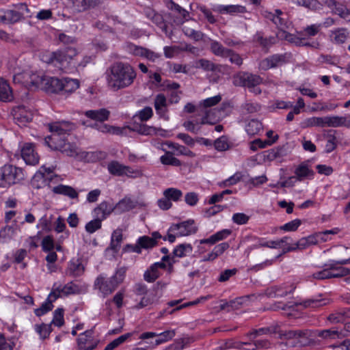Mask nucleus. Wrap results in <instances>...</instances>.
<instances>
[{"mask_svg": "<svg viewBox=\"0 0 350 350\" xmlns=\"http://www.w3.org/2000/svg\"><path fill=\"white\" fill-rule=\"evenodd\" d=\"M12 114L16 123L21 127L26 126L33 119V113L23 105L13 107Z\"/></svg>", "mask_w": 350, "mask_h": 350, "instance_id": "423d86ee", "label": "nucleus"}, {"mask_svg": "<svg viewBox=\"0 0 350 350\" xmlns=\"http://www.w3.org/2000/svg\"><path fill=\"white\" fill-rule=\"evenodd\" d=\"M211 52L217 56H220L222 57H227V55H228V53H229V49L225 48L219 42L213 40L211 42Z\"/></svg>", "mask_w": 350, "mask_h": 350, "instance_id": "c756f323", "label": "nucleus"}, {"mask_svg": "<svg viewBox=\"0 0 350 350\" xmlns=\"http://www.w3.org/2000/svg\"><path fill=\"white\" fill-rule=\"evenodd\" d=\"M174 336V330H167L160 334L155 332H144L140 335L139 338L144 340L157 336L158 338L155 340L154 345H159L172 339Z\"/></svg>", "mask_w": 350, "mask_h": 350, "instance_id": "9b49d317", "label": "nucleus"}, {"mask_svg": "<svg viewBox=\"0 0 350 350\" xmlns=\"http://www.w3.org/2000/svg\"><path fill=\"white\" fill-rule=\"evenodd\" d=\"M183 30L186 36L194 39L196 41L201 40L203 38L204 34L201 31H196L187 25L183 27Z\"/></svg>", "mask_w": 350, "mask_h": 350, "instance_id": "5fc2aeb1", "label": "nucleus"}, {"mask_svg": "<svg viewBox=\"0 0 350 350\" xmlns=\"http://www.w3.org/2000/svg\"><path fill=\"white\" fill-rule=\"evenodd\" d=\"M85 271V267L82 263L77 259L76 261H71L67 270V273L73 277L81 275Z\"/></svg>", "mask_w": 350, "mask_h": 350, "instance_id": "a878e982", "label": "nucleus"}, {"mask_svg": "<svg viewBox=\"0 0 350 350\" xmlns=\"http://www.w3.org/2000/svg\"><path fill=\"white\" fill-rule=\"evenodd\" d=\"M23 179L22 168L10 164H6L0 168V187L17 184Z\"/></svg>", "mask_w": 350, "mask_h": 350, "instance_id": "20e7f679", "label": "nucleus"}, {"mask_svg": "<svg viewBox=\"0 0 350 350\" xmlns=\"http://www.w3.org/2000/svg\"><path fill=\"white\" fill-rule=\"evenodd\" d=\"M42 90L49 93H62V80L55 77H46L44 85H42Z\"/></svg>", "mask_w": 350, "mask_h": 350, "instance_id": "2eb2a0df", "label": "nucleus"}, {"mask_svg": "<svg viewBox=\"0 0 350 350\" xmlns=\"http://www.w3.org/2000/svg\"><path fill=\"white\" fill-rule=\"evenodd\" d=\"M193 219H188L178 224H173L170 230H178V237L189 236L195 234L198 231V227L195 225Z\"/></svg>", "mask_w": 350, "mask_h": 350, "instance_id": "6e6552de", "label": "nucleus"}, {"mask_svg": "<svg viewBox=\"0 0 350 350\" xmlns=\"http://www.w3.org/2000/svg\"><path fill=\"white\" fill-rule=\"evenodd\" d=\"M153 115L152 109L150 107H146L139 111L135 116L138 117L142 122L148 120Z\"/></svg>", "mask_w": 350, "mask_h": 350, "instance_id": "69168bd1", "label": "nucleus"}, {"mask_svg": "<svg viewBox=\"0 0 350 350\" xmlns=\"http://www.w3.org/2000/svg\"><path fill=\"white\" fill-rule=\"evenodd\" d=\"M16 228L12 226H5L0 230V239H11L16 233Z\"/></svg>", "mask_w": 350, "mask_h": 350, "instance_id": "0e129e2a", "label": "nucleus"}, {"mask_svg": "<svg viewBox=\"0 0 350 350\" xmlns=\"http://www.w3.org/2000/svg\"><path fill=\"white\" fill-rule=\"evenodd\" d=\"M125 273V268H121L108 280H105L103 276L99 275L94 282V287L98 288L105 297L109 295L123 281Z\"/></svg>", "mask_w": 350, "mask_h": 350, "instance_id": "7ed1b4c3", "label": "nucleus"}, {"mask_svg": "<svg viewBox=\"0 0 350 350\" xmlns=\"http://www.w3.org/2000/svg\"><path fill=\"white\" fill-rule=\"evenodd\" d=\"M138 244L140 245L141 250L142 248L148 250L157 245V241L151 239L150 237L143 236L138 239Z\"/></svg>", "mask_w": 350, "mask_h": 350, "instance_id": "79ce46f5", "label": "nucleus"}, {"mask_svg": "<svg viewBox=\"0 0 350 350\" xmlns=\"http://www.w3.org/2000/svg\"><path fill=\"white\" fill-rule=\"evenodd\" d=\"M122 241V233L120 229L113 231L111 236L110 249L117 252L119 250L120 243Z\"/></svg>", "mask_w": 350, "mask_h": 350, "instance_id": "f704fd0d", "label": "nucleus"}, {"mask_svg": "<svg viewBox=\"0 0 350 350\" xmlns=\"http://www.w3.org/2000/svg\"><path fill=\"white\" fill-rule=\"evenodd\" d=\"M127 49L133 55L144 57L146 48L129 43L127 44Z\"/></svg>", "mask_w": 350, "mask_h": 350, "instance_id": "bf43d9fd", "label": "nucleus"}, {"mask_svg": "<svg viewBox=\"0 0 350 350\" xmlns=\"http://www.w3.org/2000/svg\"><path fill=\"white\" fill-rule=\"evenodd\" d=\"M36 330L40 334L41 338L45 339L49 337L52 332L51 324L42 323L41 325H36Z\"/></svg>", "mask_w": 350, "mask_h": 350, "instance_id": "3c124183", "label": "nucleus"}, {"mask_svg": "<svg viewBox=\"0 0 350 350\" xmlns=\"http://www.w3.org/2000/svg\"><path fill=\"white\" fill-rule=\"evenodd\" d=\"M215 148L218 151H225L230 148L228 139L226 135L217 138L213 143Z\"/></svg>", "mask_w": 350, "mask_h": 350, "instance_id": "de8ad7c7", "label": "nucleus"}, {"mask_svg": "<svg viewBox=\"0 0 350 350\" xmlns=\"http://www.w3.org/2000/svg\"><path fill=\"white\" fill-rule=\"evenodd\" d=\"M131 129L132 131H136L141 135L156 134V128L146 124H133Z\"/></svg>", "mask_w": 350, "mask_h": 350, "instance_id": "c9c22d12", "label": "nucleus"}, {"mask_svg": "<svg viewBox=\"0 0 350 350\" xmlns=\"http://www.w3.org/2000/svg\"><path fill=\"white\" fill-rule=\"evenodd\" d=\"M273 23L278 27L283 34L286 32L285 30L288 29L290 25L284 16H275Z\"/></svg>", "mask_w": 350, "mask_h": 350, "instance_id": "603ef678", "label": "nucleus"}, {"mask_svg": "<svg viewBox=\"0 0 350 350\" xmlns=\"http://www.w3.org/2000/svg\"><path fill=\"white\" fill-rule=\"evenodd\" d=\"M109 114V111L105 108L98 110H88L85 113L88 118L99 122H104L108 120Z\"/></svg>", "mask_w": 350, "mask_h": 350, "instance_id": "a211bd4d", "label": "nucleus"}, {"mask_svg": "<svg viewBox=\"0 0 350 350\" xmlns=\"http://www.w3.org/2000/svg\"><path fill=\"white\" fill-rule=\"evenodd\" d=\"M145 14L152 23L159 27L164 32L167 33V25L161 14L157 13L154 10L150 8L145 10Z\"/></svg>", "mask_w": 350, "mask_h": 350, "instance_id": "dca6fc26", "label": "nucleus"}, {"mask_svg": "<svg viewBox=\"0 0 350 350\" xmlns=\"http://www.w3.org/2000/svg\"><path fill=\"white\" fill-rule=\"evenodd\" d=\"M62 292L65 295L77 294L80 293L79 287L73 282H69L62 288Z\"/></svg>", "mask_w": 350, "mask_h": 350, "instance_id": "e2e57ef3", "label": "nucleus"}, {"mask_svg": "<svg viewBox=\"0 0 350 350\" xmlns=\"http://www.w3.org/2000/svg\"><path fill=\"white\" fill-rule=\"evenodd\" d=\"M52 191L55 193L64 195L71 199H77L79 197L78 192L70 186L59 185L54 187Z\"/></svg>", "mask_w": 350, "mask_h": 350, "instance_id": "6ab92c4d", "label": "nucleus"}, {"mask_svg": "<svg viewBox=\"0 0 350 350\" xmlns=\"http://www.w3.org/2000/svg\"><path fill=\"white\" fill-rule=\"evenodd\" d=\"M113 206L109 204L107 202H101L97 207L94 209V212L96 217L102 218L103 220L109 215L113 211Z\"/></svg>", "mask_w": 350, "mask_h": 350, "instance_id": "412c9836", "label": "nucleus"}, {"mask_svg": "<svg viewBox=\"0 0 350 350\" xmlns=\"http://www.w3.org/2000/svg\"><path fill=\"white\" fill-rule=\"evenodd\" d=\"M251 343H248L251 348H245V350H258L260 349H268L270 346V342L267 340H250Z\"/></svg>", "mask_w": 350, "mask_h": 350, "instance_id": "ea45409f", "label": "nucleus"}, {"mask_svg": "<svg viewBox=\"0 0 350 350\" xmlns=\"http://www.w3.org/2000/svg\"><path fill=\"white\" fill-rule=\"evenodd\" d=\"M75 124L70 122L62 121L49 125L51 135L45 137V144L52 150H58L59 146L66 141L65 135L75 129Z\"/></svg>", "mask_w": 350, "mask_h": 350, "instance_id": "f03ea898", "label": "nucleus"}, {"mask_svg": "<svg viewBox=\"0 0 350 350\" xmlns=\"http://www.w3.org/2000/svg\"><path fill=\"white\" fill-rule=\"evenodd\" d=\"M51 323L57 327H62L64 324V309L57 308L54 312L53 319Z\"/></svg>", "mask_w": 350, "mask_h": 350, "instance_id": "052dcab7", "label": "nucleus"}, {"mask_svg": "<svg viewBox=\"0 0 350 350\" xmlns=\"http://www.w3.org/2000/svg\"><path fill=\"white\" fill-rule=\"evenodd\" d=\"M317 336L324 339H335L339 337V332L334 329H324L312 332V336Z\"/></svg>", "mask_w": 350, "mask_h": 350, "instance_id": "e433bc0d", "label": "nucleus"}, {"mask_svg": "<svg viewBox=\"0 0 350 350\" xmlns=\"http://www.w3.org/2000/svg\"><path fill=\"white\" fill-rule=\"evenodd\" d=\"M103 220V219L102 218L99 217V216L96 217V219H94L86 224L85 227V230L88 233H90V234L94 233L96 230L101 228Z\"/></svg>", "mask_w": 350, "mask_h": 350, "instance_id": "a19ab883", "label": "nucleus"}, {"mask_svg": "<svg viewBox=\"0 0 350 350\" xmlns=\"http://www.w3.org/2000/svg\"><path fill=\"white\" fill-rule=\"evenodd\" d=\"M136 77L135 70L128 63L115 62L107 70V84L113 91L131 86Z\"/></svg>", "mask_w": 350, "mask_h": 350, "instance_id": "f257e3e1", "label": "nucleus"}, {"mask_svg": "<svg viewBox=\"0 0 350 350\" xmlns=\"http://www.w3.org/2000/svg\"><path fill=\"white\" fill-rule=\"evenodd\" d=\"M166 98L163 94H159L156 96L154 99V108L157 112L161 116H163L166 112V105H167Z\"/></svg>", "mask_w": 350, "mask_h": 350, "instance_id": "c85d7f7f", "label": "nucleus"}, {"mask_svg": "<svg viewBox=\"0 0 350 350\" xmlns=\"http://www.w3.org/2000/svg\"><path fill=\"white\" fill-rule=\"evenodd\" d=\"M93 329H89L81 334L77 338L79 350H94L98 345L99 340L93 338Z\"/></svg>", "mask_w": 350, "mask_h": 350, "instance_id": "0eeeda50", "label": "nucleus"}, {"mask_svg": "<svg viewBox=\"0 0 350 350\" xmlns=\"http://www.w3.org/2000/svg\"><path fill=\"white\" fill-rule=\"evenodd\" d=\"M288 294L286 290H284L281 286H273L267 288L265 291V295L271 298L277 297H285Z\"/></svg>", "mask_w": 350, "mask_h": 350, "instance_id": "2f4dec72", "label": "nucleus"}, {"mask_svg": "<svg viewBox=\"0 0 350 350\" xmlns=\"http://www.w3.org/2000/svg\"><path fill=\"white\" fill-rule=\"evenodd\" d=\"M254 40L259 43V44L263 49H269L271 45H273L275 41L276 38L275 37L271 36L269 38H264L261 33H258L254 36Z\"/></svg>", "mask_w": 350, "mask_h": 350, "instance_id": "72a5a7b5", "label": "nucleus"}, {"mask_svg": "<svg viewBox=\"0 0 350 350\" xmlns=\"http://www.w3.org/2000/svg\"><path fill=\"white\" fill-rule=\"evenodd\" d=\"M221 100V96L220 95H217L213 97L208 98L204 100H202L200 106L203 107L204 109H207L208 107H211L213 106L218 104Z\"/></svg>", "mask_w": 350, "mask_h": 350, "instance_id": "6e6d98bb", "label": "nucleus"}, {"mask_svg": "<svg viewBox=\"0 0 350 350\" xmlns=\"http://www.w3.org/2000/svg\"><path fill=\"white\" fill-rule=\"evenodd\" d=\"M21 157L27 164L36 165L39 161V157L35 152L32 144H25L21 149Z\"/></svg>", "mask_w": 350, "mask_h": 350, "instance_id": "f8f14e48", "label": "nucleus"}, {"mask_svg": "<svg viewBox=\"0 0 350 350\" xmlns=\"http://www.w3.org/2000/svg\"><path fill=\"white\" fill-rule=\"evenodd\" d=\"M299 304L304 308H318L326 305V302L323 299H308L302 301Z\"/></svg>", "mask_w": 350, "mask_h": 350, "instance_id": "8fccbe9b", "label": "nucleus"}, {"mask_svg": "<svg viewBox=\"0 0 350 350\" xmlns=\"http://www.w3.org/2000/svg\"><path fill=\"white\" fill-rule=\"evenodd\" d=\"M213 10L219 13H227L230 14L245 13L246 12L245 7L238 5H219L214 8Z\"/></svg>", "mask_w": 350, "mask_h": 350, "instance_id": "4be33fe9", "label": "nucleus"}, {"mask_svg": "<svg viewBox=\"0 0 350 350\" xmlns=\"http://www.w3.org/2000/svg\"><path fill=\"white\" fill-rule=\"evenodd\" d=\"M79 87V81L77 79L65 78L62 80V94L65 95L75 91Z\"/></svg>", "mask_w": 350, "mask_h": 350, "instance_id": "5701e85b", "label": "nucleus"}, {"mask_svg": "<svg viewBox=\"0 0 350 350\" xmlns=\"http://www.w3.org/2000/svg\"><path fill=\"white\" fill-rule=\"evenodd\" d=\"M42 250L45 252H51L55 247L54 241L51 236H46L42 241Z\"/></svg>", "mask_w": 350, "mask_h": 350, "instance_id": "774afa93", "label": "nucleus"}, {"mask_svg": "<svg viewBox=\"0 0 350 350\" xmlns=\"http://www.w3.org/2000/svg\"><path fill=\"white\" fill-rule=\"evenodd\" d=\"M295 179L302 180L304 178L312 176L314 172L308 168L307 164L303 163L300 164L295 170Z\"/></svg>", "mask_w": 350, "mask_h": 350, "instance_id": "393cba45", "label": "nucleus"}, {"mask_svg": "<svg viewBox=\"0 0 350 350\" xmlns=\"http://www.w3.org/2000/svg\"><path fill=\"white\" fill-rule=\"evenodd\" d=\"M14 98L12 90L7 81L0 79V100L10 102Z\"/></svg>", "mask_w": 350, "mask_h": 350, "instance_id": "f3484780", "label": "nucleus"}, {"mask_svg": "<svg viewBox=\"0 0 350 350\" xmlns=\"http://www.w3.org/2000/svg\"><path fill=\"white\" fill-rule=\"evenodd\" d=\"M198 65L206 71L221 72V65L215 64L210 60L200 59L198 62Z\"/></svg>", "mask_w": 350, "mask_h": 350, "instance_id": "473e14b6", "label": "nucleus"}, {"mask_svg": "<svg viewBox=\"0 0 350 350\" xmlns=\"http://www.w3.org/2000/svg\"><path fill=\"white\" fill-rule=\"evenodd\" d=\"M280 338L282 339H297L299 342H303L300 339L308 338L312 336V332L308 329L301 330H288L280 332Z\"/></svg>", "mask_w": 350, "mask_h": 350, "instance_id": "ddd939ff", "label": "nucleus"}, {"mask_svg": "<svg viewBox=\"0 0 350 350\" xmlns=\"http://www.w3.org/2000/svg\"><path fill=\"white\" fill-rule=\"evenodd\" d=\"M278 139V135H275L273 139L272 140H266L265 142L262 141L260 139H256L252 142L251 149L252 150H257L259 148H265L267 145H271L275 143Z\"/></svg>", "mask_w": 350, "mask_h": 350, "instance_id": "c03bdc74", "label": "nucleus"}, {"mask_svg": "<svg viewBox=\"0 0 350 350\" xmlns=\"http://www.w3.org/2000/svg\"><path fill=\"white\" fill-rule=\"evenodd\" d=\"M107 169L110 174L118 176H129V174L133 173V170L129 166L124 165L117 161L109 162L107 165Z\"/></svg>", "mask_w": 350, "mask_h": 350, "instance_id": "4468645a", "label": "nucleus"}, {"mask_svg": "<svg viewBox=\"0 0 350 350\" xmlns=\"http://www.w3.org/2000/svg\"><path fill=\"white\" fill-rule=\"evenodd\" d=\"M287 154V150L284 146H278L267 152V157L269 161L282 159Z\"/></svg>", "mask_w": 350, "mask_h": 350, "instance_id": "cd10ccee", "label": "nucleus"}, {"mask_svg": "<svg viewBox=\"0 0 350 350\" xmlns=\"http://www.w3.org/2000/svg\"><path fill=\"white\" fill-rule=\"evenodd\" d=\"M163 195L170 200L178 201L183 193L182 191L178 189L168 188L164 191Z\"/></svg>", "mask_w": 350, "mask_h": 350, "instance_id": "864d4df0", "label": "nucleus"}, {"mask_svg": "<svg viewBox=\"0 0 350 350\" xmlns=\"http://www.w3.org/2000/svg\"><path fill=\"white\" fill-rule=\"evenodd\" d=\"M278 326H275L273 328L271 327H263L260 328L258 329H253L252 332H248L246 334L245 336L249 338L250 340H254L257 336L263 335V334H268L269 333H276Z\"/></svg>", "mask_w": 350, "mask_h": 350, "instance_id": "7c9ffc66", "label": "nucleus"}, {"mask_svg": "<svg viewBox=\"0 0 350 350\" xmlns=\"http://www.w3.org/2000/svg\"><path fill=\"white\" fill-rule=\"evenodd\" d=\"M58 150L65 153L68 156H72L77 153L76 146L69 142H66V141L63 144V145L59 146Z\"/></svg>", "mask_w": 350, "mask_h": 350, "instance_id": "13d9d810", "label": "nucleus"}, {"mask_svg": "<svg viewBox=\"0 0 350 350\" xmlns=\"http://www.w3.org/2000/svg\"><path fill=\"white\" fill-rule=\"evenodd\" d=\"M232 83L235 86L245 87L250 90L253 89V92L256 94L261 93V90L256 88L262 83V79L259 75L246 72H239L232 77Z\"/></svg>", "mask_w": 350, "mask_h": 350, "instance_id": "39448f33", "label": "nucleus"}, {"mask_svg": "<svg viewBox=\"0 0 350 350\" xmlns=\"http://www.w3.org/2000/svg\"><path fill=\"white\" fill-rule=\"evenodd\" d=\"M231 231L230 230H223L217 233L213 234L208 239H202L200 241L201 244L208 243V244H214L216 242L224 239L228 235H230Z\"/></svg>", "mask_w": 350, "mask_h": 350, "instance_id": "bb28decb", "label": "nucleus"}, {"mask_svg": "<svg viewBox=\"0 0 350 350\" xmlns=\"http://www.w3.org/2000/svg\"><path fill=\"white\" fill-rule=\"evenodd\" d=\"M52 303L53 300H51L49 298H48L46 301L42 304L40 308L35 310L34 312L36 315L40 317L46 313L47 312L51 311L53 308Z\"/></svg>", "mask_w": 350, "mask_h": 350, "instance_id": "4d7b16f0", "label": "nucleus"}, {"mask_svg": "<svg viewBox=\"0 0 350 350\" xmlns=\"http://www.w3.org/2000/svg\"><path fill=\"white\" fill-rule=\"evenodd\" d=\"M325 126L338 127L345 124V118L339 116L325 117Z\"/></svg>", "mask_w": 350, "mask_h": 350, "instance_id": "4c0bfd02", "label": "nucleus"}, {"mask_svg": "<svg viewBox=\"0 0 350 350\" xmlns=\"http://www.w3.org/2000/svg\"><path fill=\"white\" fill-rule=\"evenodd\" d=\"M329 269L332 271H336V273H332V278H342L350 274V269L343 267L336 266V264H329Z\"/></svg>", "mask_w": 350, "mask_h": 350, "instance_id": "09e8293b", "label": "nucleus"}, {"mask_svg": "<svg viewBox=\"0 0 350 350\" xmlns=\"http://www.w3.org/2000/svg\"><path fill=\"white\" fill-rule=\"evenodd\" d=\"M219 111L216 109H203L202 111L203 116L201 119V124H215L217 121L218 118L216 113Z\"/></svg>", "mask_w": 350, "mask_h": 350, "instance_id": "aec40b11", "label": "nucleus"}, {"mask_svg": "<svg viewBox=\"0 0 350 350\" xmlns=\"http://www.w3.org/2000/svg\"><path fill=\"white\" fill-rule=\"evenodd\" d=\"M332 12L333 13L339 15L342 18L350 20V10L338 2L334 8H333Z\"/></svg>", "mask_w": 350, "mask_h": 350, "instance_id": "a18cd8bd", "label": "nucleus"}, {"mask_svg": "<svg viewBox=\"0 0 350 350\" xmlns=\"http://www.w3.org/2000/svg\"><path fill=\"white\" fill-rule=\"evenodd\" d=\"M53 172L52 170L50 168H46L42 167L39 171H38L33 176L34 179L40 180V179H49L51 180L52 176L51 174Z\"/></svg>", "mask_w": 350, "mask_h": 350, "instance_id": "680f3d73", "label": "nucleus"}, {"mask_svg": "<svg viewBox=\"0 0 350 350\" xmlns=\"http://www.w3.org/2000/svg\"><path fill=\"white\" fill-rule=\"evenodd\" d=\"M105 0H72V8L75 13H81L101 5Z\"/></svg>", "mask_w": 350, "mask_h": 350, "instance_id": "1a4fd4ad", "label": "nucleus"}, {"mask_svg": "<svg viewBox=\"0 0 350 350\" xmlns=\"http://www.w3.org/2000/svg\"><path fill=\"white\" fill-rule=\"evenodd\" d=\"M286 62V55L275 54L267 57L259 63V68L263 70H267L272 68L281 66Z\"/></svg>", "mask_w": 350, "mask_h": 350, "instance_id": "9d476101", "label": "nucleus"}, {"mask_svg": "<svg viewBox=\"0 0 350 350\" xmlns=\"http://www.w3.org/2000/svg\"><path fill=\"white\" fill-rule=\"evenodd\" d=\"M262 129V124L257 120H252L246 126V131L249 135L257 134Z\"/></svg>", "mask_w": 350, "mask_h": 350, "instance_id": "49530a36", "label": "nucleus"}, {"mask_svg": "<svg viewBox=\"0 0 350 350\" xmlns=\"http://www.w3.org/2000/svg\"><path fill=\"white\" fill-rule=\"evenodd\" d=\"M6 16L8 18V23H14L18 22L23 18V14L18 11L8 10L6 12Z\"/></svg>", "mask_w": 350, "mask_h": 350, "instance_id": "338daca9", "label": "nucleus"}, {"mask_svg": "<svg viewBox=\"0 0 350 350\" xmlns=\"http://www.w3.org/2000/svg\"><path fill=\"white\" fill-rule=\"evenodd\" d=\"M160 160L163 165H170L177 167L181 165L180 160L174 157L173 154L170 152H166L165 154L161 157Z\"/></svg>", "mask_w": 350, "mask_h": 350, "instance_id": "58836bf2", "label": "nucleus"}, {"mask_svg": "<svg viewBox=\"0 0 350 350\" xmlns=\"http://www.w3.org/2000/svg\"><path fill=\"white\" fill-rule=\"evenodd\" d=\"M324 269L320 271L314 273L312 277L317 280H325L332 278V269H329V264L325 265Z\"/></svg>", "mask_w": 350, "mask_h": 350, "instance_id": "37998d69", "label": "nucleus"}, {"mask_svg": "<svg viewBox=\"0 0 350 350\" xmlns=\"http://www.w3.org/2000/svg\"><path fill=\"white\" fill-rule=\"evenodd\" d=\"M46 62L48 63L57 62L61 65H64L65 64H68L70 62L64 49H60L51 53L49 59L46 60Z\"/></svg>", "mask_w": 350, "mask_h": 350, "instance_id": "b1692460", "label": "nucleus"}]
</instances>
